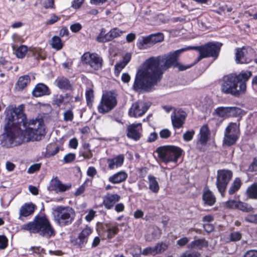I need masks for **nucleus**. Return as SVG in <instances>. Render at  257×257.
Masks as SVG:
<instances>
[{
	"mask_svg": "<svg viewBox=\"0 0 257 257\" xmlns=\"http://www.w3.org/2000/svg\"><path fill=\"white\" fill-rule=\"evenodd\" d=\"M150 105L149 103L143 101H138L133 103L130 108L128 114L131 117L142 116L149 109Z\"/></svg>",
	"mask_w": 257,
	"mask_h": 257,
	"instance_id": "2eb2a0df",
	"label": "nucleus"
},
{
	"mask_svg": "<svg viewBox=\"0 0 257 257\" xmlns=\"http://www.w3.org/2000/svg\"><path fill=\"white\" fill-rule=\"evenodd\" d=\"M30 79L29 76L25 75L21 76L16 84L15 88L18 90H23L30 82Z\"/></svg>",
	"mask_w": 257,
	"mask_h": 257,
	"instance_id": "7c9ffc66",
	"label": "nucleus"
},
{
	"mask_svg": "<svg viewBox=\"0 0 257 257\" xmlns=\"http://www.w3.org/2000/svg\"><path fill=\"white\" fill-rule=\"evenodd\" d=\"M236 208L246 212H250L253 210L250 205L241 201L238 202Z\"/></svg>",
	"mask_w": 257,
	"mask_h": 257,
	"instance_id": "58836bf2",
	"label": "nucleus"
},
{
	"mask_svg": "<svg viewBox=\"0 0 257 257\" xmlns=\"http://www.w3.org/2000/svg\"><path fill=\"white\" fill-rule=\"evenodd\" d=\"M239 127L235 123H231L226 128L223 141V145L231 146L235 144L238 139Z\"/></svg>",
	"mask_w": 257,
	"mask_h": 257,
	"instance_id": "f8f14e48",
	"label": "nucleus"
},
{
	"mask_svg": "<svg viewBox=\"0 0 257 257\" xmlns=\"http://www.w3.org/2000/svg\"><path fill=\"white\" fill-rule=\"evenodd\" d=\"M164 39V36L162 33L152 34L146 37L139 38L137 42V46L139 49H146L162 42Z\"/></svg>",
	"mask_w": 257,
	"mask_h": 257,
	"instance_id": "9d476101",
	"label": "nucleus"
},
{
	"mask_svg": "<svg viewBox=\"0 0 257 257\" xmlns=\"http://www.w3.org/2000/svg\"><path fill=\"white\" fill-rule=\"evenodd\" d=\"M21 228L30 233H38L47 238L55 235L54 228L45 216H36L33 221L23 225Z\"/></svg>",
	"mask_w": 257,
	"mask_h": 257,
	"instance_id": "20e7f679",
	"label": "nucleus"
},
{
	"mask_svg": "<svg viewBox=\"0 0 257 257\" xmlns=\"http://www.w3.org/2000/svg\"><path fill=\"white\" fill-rule=\"evenodd\" d=\"M131 80V76L127 73H124L121 75V80L124 83H128Z\"/></svg>",
	"mask_w": 257,
	"mask_h": 257,
	"instance_id": "69168bd1",
	"label": "nucleus"
},
{
	"mask_svg": "<svg viewBox=\"0 0 257 257\" xmlns=\"http://www.w3.org/2000/svg\"><path fill=\"white\" fill-rule=\"evenodd\" d=\"M246 194L251 199H257V182L248 187Z\"/></svg>",
	"mask_w": 257,
	"mask_h": 257,
	"instance_id": "f704fd0d",
	"label": "nucleus"
},
{
	"mask_svg": "<svg viewBox=\"0 0 257 257\" xmlns=\"http://www.w3.org/2000/svg\"><path fill=\"white\" fill-rule=\"evenodd\" d=\"M4 131L0 136L2 146L10 148L25 142L39 141L45 132L41 119L26 122L23 107L9 105L5 109Z\"/></svg>",
	"mask_w": 257,
	"mask_h": 257,
	"instance_id": "f257e3e1",
	"label": "nucleus"
},
{
	"mask_svg": "<svg viewBox=\"0 0 257 257\" xmlns=\"http://www.w3.org/2000/svg\"><path fill=\"white\" fill-rule=\"evenodd\" d=\"M75 158V155L73 153H69L66 155L64 157V161L65 163H70L74 160Z\"/></svg>",
	"mask_w": 257,
	"mask_h": 257,
	"instance_id": "3c124183",
	"label": "nucleus"
},
{
	"mask_svg": "<svg viewBox=\"0 0 257 257\" xmlns=\"http://www.w3.org/2000/svg\"><path fill=\"white\" fill-rule=\"evenodd\" d=\"M241 183L240 179L238 178H235L228 190V193L230 195L234 194L239 190L241 186Z\"/></svg>",
	"mask_w": 257,
	"mask_h": 257,
	"instance_id": "c9c22d12",
	"label": "nucleus"
},
{
	"mask_svg": "<svg viewBox=\"0 0 257 257\" xmlns=\"http://www.w3.org/2000/svg\"><path fill=\"white\" fill-rule=\"evenodd\" d=\"M157 137L158 135L156 133H151L148 138L147 141L150 143L153 142L157 139Z\"/></svg>",
	"mask_w": 257,
	"mask_h": 257,
	"instance_id": "0e129e2a",
	"label": "nucleus"
},
{
	"mask_svg": "<svg viewBox=\"0 0 257 257\" xmlns=\"http://www.w3.org/2000/svg\"><path fill=\"white\" fill-rule=\"evenodd\" d=\"M126 65H125V63L124 62H122L121 61L116 64L115 65V71L114 73L116 76H118L119 73L122 70L123 68L125 67Z\"/></svg>",
	"mask_w": 257,
	"mask_h": 257,
	"instance_id": "37998d69",
	"label": "nucleus"
},
{
	"mask_svg": "<svg viewBox=\"0 0 257 257\" xmlns=\"http://www.w3.org/2000/svg\"><path fill=\"white\" fill-rule=\"evenodd\" d=\"M255 51L250 47H242L235 49V61L238 64H247L253 60L257 64Z\"/></svg>",
	"mask_w": 257,
	"mask_h": 257,
	"instance_id": "6e6552de",
	"label": "nucleus"
},
{
	"mask_svg": "<svg viewBox=\"0 0 257 257\" xmlns=\"http://www.w3.org/2000/svg\"><path fill=\"white\" fill-rule=\"evenodd\" d=\"M149 189L154 193H157L159 190V184L155 177L152 175L148 176Z\"/></svg>",
	"mask_w": 257,
	"mask_h": 257,
	"instance_id": "72a5a7b5",
	"label": "nucleus"
},
{
	"mask_svg": "<svg viewBox=\"0 0 257 257\" xmlns=\"http://www.w3.org/2000/svg\"><path fill=\"white\" fill-rule=\"evenodd\" d=\"M54 0H45L44 2V6L45 8H52L54 6Z\"/></svg>",
	"mask_w": 257,
	"mask_h": 257,
	"instance_id": "e2e57ef3",
	"label": "nucleus"
},
{
	"mask_svg": "<svg viewBox=\"0 0 257 257\" xmlns=\"http://www.w3.org/2000/svg\"><path fill=\"white\" fill-rule=\"evenodd\" d=\"M28 51V47L25 45L20 46L16 51L15 54L19 58H24Z\"/></svg>",
	"mask_w": 257,
	"mask_h": 257,
	"instance_id": "4c0bfd02",
	"label": "nucleus"
},
{
	"mask_svg": "<svg viewBox=\"0 0 257 257\" xmlns=\"http://www.w3.org/2000/svg\"><path fill=\"white\" fill-rule=\"evenodd\" d=\"M8 245V239L5 236L0 235V249L5 248Z\"/></svg>",
	"mask_w": 257,
	"mask_h": 257,
	"instance_id": "8fccbe9b",
	"label": "nucleus"
},
{
	"mask_svg": "<svg viewBox=\"0 0 257 257\" xmlns=\"http://www.w3.org/2000/svg\"><path fill=\"white\" fill-rule=\"evenodd\" d=\"M171 133L168 129H163L160 132V136L163 139H167L171 136Z\"/></svg>",
	"mask_w": 257,
	"mask_h": 257,
	"instance_id": "603ef678",
	"label": "nucleus"
},
{
	"mask_svg": "<svg viewBox=\"0 0 257 257\" xmlns=\"http://www.w3.org/2000/svg\"><path fill=\"white\" fill-rule=\"evenodd\" d=\"M244 220L250 223H257V214H249L245 217Z\"/></svg>",
	"mask_w": 257,
	"mask_h": 257,
	"instance_id": "a18cd8bd",
	"label": "nucleus"
},
{
	"mask_svg": "<svg viewBox=\"0 0 257 257\" xmlns=\"http://www.w3.org/2000/svg\"><path fill=\"white\" fill-rule=\"evenodd\" d=\"M85 96L87 104H89L91 103L94 98L93 91L92 88H89L86 90Z\"/></svg>",
	"mask_w": 257,
	"mask_h": 257,
	"instance_id": "a19ab883",
	"label": "nucleus"
},
{
	"mask_svg": "<svg viewBox=\"0 0 257 257\" xmlns=\"http://www.w3.org/2000/svg\"><path fill=\"white\" fill-rule=\"evenodd\" d=\"M135 248V252L132 251L131 252L133 257H139L141 254H143L144 255H148L149 254H155V252L154 250V247H147L145 248L143 251L142 252L141 248L138 246H135L134 247Z\"/></svg>",
	"mask_w": 257,
	"mask_h": 257,
	"instance_id": "c85d7f7f",
	"label": "nucleus"
},
{
	"mask_svg": "<svg viewBox=\"0 0 257 257\" xmlns=\"http://www.w3.org/2000/svg\"><path fill=\"white\" fill-rule=\"evenodd\" d=\"M78 146L77 140L75 138H73L70 140L69 142V146L73 149H76Z\"/></svg>",
	"mask_w": 257,
	"mask_h": 257,
	"instance_id": "774afa93",
	"label": "nucleus"
},
{
	"mask_svg": "<svg viewBox=\"0 0 257 257\" xmlns=\"http://www.w3.org/2000/svg\"><path fill=\"white\" fill-rule=\"evenodd\" d=\"M40 164H35L31 165L28 169L27 172L29 174L34 173L35 172L38 171L40 168Z\"/></svg>",
	"mask_w": 257,
	"mask_h": 257,
	"instance_id": "09e8293b",
	"label": "nucleus"
},
{
	"mask_svg": "<svg viewBox=\"0 0 257 257\" xmlns=\"http://www.w3.org/2000/svg\"><path fill=\"white\" fill-rule=\"evenodd\" d=\"M51 186L57 192H64L69 189L71 187L70 184L65 185L62 184L60 181L57 178L51 180Z\"/></svg>",
	"mask_w": 257,
	"mask_h": 257,
	"instance_id": "bb28decb",
	"label": "nucleus"
},
{
	"mask_svg": "<svg viewBox=\"0 0 257 257\" xmlns=\"http://www.w3.org/2000/svg\"><path fill=\"white\" fill-rule=\"evenodd\" d=\"M36 206L32 203H26L20 209L19 219L22 220V217L32 215L35 211Z\"/></svg>",
	"mask_w": 257,
	"mask_h": 257,
	"instance_id": "412c9836",
	"label": "nucleus"
},
{
	"mask_svg": "<svg viewBox=\"0 0 257 257\" xmlns=\"http://www.w3.org/2000/svg\"><path fill=\"white\" fill-rule=\"evenodd\" d=\"M238 202L234 200H230L226 202V206L229 208H236Z\"/></svg>",
	"mask_w": 257,
	"mask_h": 257,
	"instance_id": "5fc2aeb1",
	"label": "nucleus"
},
{
	"mask_svg": "<svg viewBox=\"0 0 257 257\" xmlns=\"http://www.w3.org/2000/svg\"><path fill=\"white\" fill-rule=\"evenodd\" d=\"M142 131L141 123L132 124L127 127L126 136L128 138L137 141L142 137Z\"/></svg>",
	"mask_w": 257,
	"mask_h": 257,
	"instance_id": "f3484780",
	"label": "nucleus"
},
{
	"mask_svg": "<svg viewBox=\"0 0 257 257\" xmlns=\"http://www.w3.org/2000/svg\"><path fill=\"white\" fill-rule=\"evenodd\" d=\"M119 231L117 223L114 224H106L105 228H104V235L106 236L108 239L113 237Z\"/></svg>",
	"mask_w": 257,
	"mask_h": 257,
	"instance_id": "4be33fe9",
	"label": "nucleus"
},
{
	"mask_svg": "<svg viewBox=\"0 0 257 257\" xmlns=\"http://www.w3.org/2000/svg\"><path fill=\"white\" fill-rule=\"evenodd\" d=\"M202 198L205 203L209 206L213 205L216 201L214 195L209 189L204 191Z\"/></svg>",
	"mask_w": 257,
	"mask_h": 257,
	"instance_id": "c756f323",
	"label": "nucleus"
},
{
	"mask_svg": "<svg viewBox=\"0 0 257 257\" xmlns=\"http://www.w3.org/2000/svg\"><path fill=\"white\" fill-rule=\"evenodd\" d=\"M200 138L198 144L204 145L208 141L210 135V132L207 125H203L200 130Z\"/></svg>",
	"mask_w": 257,
	"mask_h": 257,
	"instance_id": "cd10ccee",
	"label": "nucleus"
},
{
	"mask_svg": "<svg viewBox=\"0 0 257 257\" xmlns=\"http://www.w3.org/2000/svg\"><path fill=\"white\" fill-rule=\"evenodd\" d=\"M159 158L167 163L173 162L176 163L182 153V150L174 146H166L159 147L156 151Z\"/></svg>",
	"mask_w": 257,
	"mask_h": 257,
	"instance_id": "423d86ee",
	"label": "nucleus"
},
{
	"mask_svg": "<svg viewBox=\"0 0 257 257\" xmlns=\"http://www.w3.org/2000/svg\"><path fill=\"white\" fill-rule=\"evenodd\" d=\"M81 60L84 64L89 66L94 70H97L102 67V59L96 53H85L82 55Z\"/></svg>",
	"mask_w": 257,
	"mask_h": 257,
	"instance_id": "ddd939ff",
	"label": "nucleus"
},
{
	"mask_svg": "<svg viewBox=\"0 0 257 257\" xmlns=\"http://www.w3.org/2000/svg\"><path fill=\"white\" fill-rule=\"evenodd\" d=\"M116 96L117 94L112 91L104 93L97 107L99 112L105 113L113 109L117 104Z\"/></svg>",
	"mask_w": 257,
	"mask_h": 257,
	"instance_id": "1a4fd4ad",
	"label": "nucleus"
},
{
	"mask_svg": "<svg viewBox=\"0 0 257 257\" xmlns=\"http://www.w3.org/2000/svg\"><path fill=\"white\" fill-rule=\"evenodd\" d=\"M161 234V230L158 228H155L154 229L152 232V235L154 238H158Z\"/></svg>",
	"mask_w": 257,
	"mask_h": 257,
	"instance_id": "052dcab7",
	"label": "nucleus"
},
{
	"mask_svg": "<svg viewBox=\"0 0 257 257\" xmlns=\"http://www.w3.org/2000/svg\"><path fill=\"white\" fill-rule=\"evenodd\" d=\"M82 155L85 159H90L92 157V153L90 149L85 150L82 152Z\"/></svg>",
	"mask_w": 257,
	"mask_h": 257,
	"instance_id": "bf43d9fd",
	"label": "nucleus"
},
{
	"mask_svg": "<svg viewBox=\"0 0 257 257\" xmlns=\"http://www.w3.org/2000/svg\"><path fill=\"white\" fill-rule=\"evenodd\" d=\"M187 47L170 53L167 55L152 57L138 68L133 85L135 91L148 90L160 81L165 71L177 65V58L186 51L196 49Z\"/></svg>",
	"mask_w": 257,
	"mask_h": 257,
	"instance_id": "f03ea898",
	"label": "nucleus"
},
{
	"mask_svg": "<svg viewBox=\"0 0 257 257\" xmlns=\"http://www.w3.org/2000/svg\"><path fill=\"white\" fill-rule=\"evenodd\" d=\"M54 221L59 226L64 227L71 225L74 221L76 213L70 207L59 206L53 209Z\"/></svg>",
	"mask_w": 257,
	"mask_h": 257,
	"instance_id": "39448f33",
	"label": "nucleus"
},
{
	"mask_svg": "<svg viewBox=\"0 0 257 257\" xmlns=\"http://www.w3.org/2000/svg\"><path fill=\"white\" fill-rule=\"evenodd\" d=\"M50 94L48 87L43 83L37 84L33 91V94L35 97H40Z\"/></svg>",
	"mask_w": 257,
	"mask_h": 257,
	"instance_id": "b1692460",
	"label": "nucleus"
},
{
	"mask_svg": "<svg viewBox=\"0 0 257 257\" xmlns=\"http://www.w3.org/2000/svg\"><path fill=\"white\" fill-rule=\"evenodd\" d=\"M207 241L204 238H202L192 241L189 244V247L190 248H195L200 249L203 247L207 246Z\"/></svg>",
	"mask_w": 257,
	"mask_h": 257,
	"instance_id": "473e14b6",
	"label": "nucleus"
},
{
	"mask_svg": "<svg viewBox=\"0 0 257 257\" xmlns=\"http://www.w3.org/2000/svg\"><path fill=\"white\" fill-rule=\"evenodd\" d=\"M120 196L116 194H107L103 198V204L107 209L112 208L115 203L120 199Z\"/></svg>",
	"mask_w": 257,
	"mask_h": 257,
	"instance_id": "aec40b11",
	"label": "nucleus"
},
{
	"mask_svg": "<svg viewBox=\"0 0 257 257\" xmlns=\"http://www.w3.org/2000/svg\"><path fill=\"white\" fill-rule=\"evenodd\" d=\"M92 232V229L86 226L79 234V235L76 239V243L81 247L84 246L87 242L88 237Z\"/></svg>",
	"mask_w": 257,
	"mask_h": 257,
	"instance_id": "6ab92c4d",
	"label": "nucleus"
},
{
	"mask_svg": "<svg viewBox=\"0 0 257 257\" xmlns=\"http://www.w3.org/2000/svg\"><path fill=\"white\" fill-rule=\"evenodd\" d=\"M241 109L237 107H218L216 108L213 114L222 118L236 116L239 114Z\"/></svg>",
	"mask_w": 257,
	"mask_h": 257,
	"instance_id": "dca6fc26",
	"label": "nucleus"
},
{
	"mask_svg": "<svg viewBox=\"0 0 257 257\" xmlns=\"http://www.w3.org/2000/svg\"><path fill=\"white\" fill-rule=\"evenodd\" d=\"M123 33V31L116 28L112 29L108 32L106 33L105 29L102 28L100 33L96 38V40L100 43L109 42L115 38L119 37Z\"/></svg>",
	"mask_w": 257,
	"mask_h": 257,
	"instance_id": "4468645a",
	"label": "nucleus"
},
{
	"mask_svg": "<svg viewBox=\"0 0 257 257\" xmlns=\"http://www.w3.org/2000/svg\"><path fill=\"white\" fill-rule=\"evenodd\" d=\"M200 253L196 251H188L183 253L180 257H198Z\"/></svg>",
	"mask_w": 257,
	"mask_h": 257,
	"instance_id": "c03bdc74",
	"label": "nucleus"
},
{
	"mask_svg": "<svg viewBox=\"0 0 257 257\" xmlns=\"http://www.w3.org/2000/svg\"><path fill=\"white\" fill-rule=\"evenodd\" d=\"M84 0H74L72 3V7L75 9L79 8L84 2Z\"/></svg>",
	"mask_w": 257,
	"mask_h": 257,
	"instance_id": "338daca9",
	"label": "nucleus"
},
{
	"mask_svg": "<svg viewBox=\"0 0 257 257\" xmlns=\"http://www.w3.org/2000/svg\"><path fill=\"white\" fill-rule=\"evenodd\" d=\"M222 44L218 42H209L200 47H196L200 52V56L197 58L195 63L200 61L202 58L212 57L217 58L220 51Z\"/></svg>",
	"mask_w": 257,
	"mask_h": 257,
	"instance_id": "0eeeda50",
	"label": "nucleus"
},
{
	"mask_svg": "<svg viewBox=\"0 0 257 257\" xmlns=\"http://www.w3.org/2000/svg\"><path fill=\"white\" fill-rule=\"evenodd\" d=\"M72 99V97L68 94H65L64 95L57 96L54 99V101L55 104L60 106L62 103L66 104Z\"/></svg>",
	"mask_w": 257,
	"mask_h": 257,
	"instance_id": "2f4dec72",
	"label": "nucleus"
},
{
	"mask_svg": "<svg viewBox=\"0 0 257 257\" xmlns=\"http://www.w3.org/2000/svg\"><path fill=\"white\" fill-rule=\"evenodd\" d=\"M195 134V132L193 130L186 132L184 134L183 138L186 142H189L192 140L193 137Z\"/></svg>",
	"mask_w": 257,
	"mask_h": 257,
	"instance_id": "79ce46f5",
	"label": "nucleus"
},
{
	"mask_svg": "<svg viewBox=\"0 0 257 257\" xmlns=\"http://www.w3.org/2000/svg\"><path fill=\"white\" fill-rule=\"evenodd\" d=\"M34 54L38 59H41L44 60L45 59V55L44 52L41 49H35Z\"/></svg>",
	"mask_w": 257,
	"mask_h": 257,
	"instance_id": "de8ad7c7",
	"label": "nucleus"
},
{
	"mask_svg": "<svg viewBox=\"0 0 257 257\" xmlns=\"http://www.w3.org/2000/svg\"><path fill=\"white\" fill-rule=\"evenodd\" d=\"M73 119V113L71 110H68L64 113V120L65 121H72Z\"/></svg>",
	"mask_w": 257,
	"mask_h": 257,
	"instance_id": "49530a36",
	"label": "nucleus"
},
{
	"mask_svg": "<svg viewBox=\"0 0 257 257\" xmlns=\"http://www.w3.org/2000/svg\"><path fill=\"white\" fill-rule=\"evenodd\" d=\"M232 9L231 7H228L227 5L222 6L219 8V14H221V13H230L232 11Z\"/></svg>",
	"mask_w": 257,
	"mask_h": 257,
	"instance_id": "6e6d98bb",
	"label": "nucleus"
},
{
	"mask_svg": "<svg viewBox=\"0 0 257 257\" xmlns=\"http://www.w3.org/2000/svg\"><path fill=\"white\" fill-rule=\"evenodd\" d=\"M124 159L122 155H119L113 158L108 159L107 160L108 168L113 170L121 166L123 163Z\"/></svg>",
	"mask_w": 257,
	"mask_h": 257,
	"instance_id": "5701e85b",
	"label": "nucleus"
},
{
	"mask_svg": "<svg viewBox=\"0 0 257 257\" xmlns=\"http://www.w3.org/2000/svg\"><path fill=\"white\" fill-rule=\"evenodd\" d=\"M51 45L52 47L56 50H60L63 47V43L61 39L58 36H54L52 38Z\"/></svg>",
	"mask_w": 257,
	"mask_h": 257,
	"instance_id": "e433bc0d",
	"label": "nucleus"
},
{
	"mask_svg": "<svg viewBox=\"0 0 257 257\" xmlns=\"http://www.w3.org/2000/svg\"><path fill=\"white\" fill-rule=\"evenodd\" d=\"M244 257H257V250H249L245 253Z\"/></svg>",
	"mask_w": 257,
	"mask_h": 257,
	"instance_id": "13d9d810",
	"label": "nucleus"
},
{
	"mask_svg": "<svg viewBox=\"0 0 257 257\" xmlns=\"http://www.w3.org/2000/svg\"><path fill=\"white\" fill-rule=\"evenodd\" d=\"M127 177V174L124 171H120L115 173L108 178V181L113 184H118L125 181Z\"/></svg>",
	"mask_w": 257,
	"mask_h": 257,
	"instance_id": "393cba45",
	"label": "nucleus"
},
{
	"mask_svg": "<svg viewBox=\"0 0 257 257\" xmlns=\"http://www.w3.org/2000/svg\"><path fill=\"white\" fill-rule=\"evenodd\" d=\"M251 76L250 71L241 72L237 75H231L224 78L222 91L227 94L238 96L244 93L246 89V82Z\"/></svg>",
	"mask_w": 257,
	"mask_h": 257,
	"instance_id": "7ed1b4c3",
	"label": "nucleus"
},
{
	"mask_svg": "<svg viewBox=\"0 0 257 257\" xmlns=\"http://www.w3.org/2000/svg\"><path fill=\"white\" fill-rule=\"evenodd\" d=\"M232 177V173L230 170H220L217 171L216 186L222 197L224 196L226 188Z\"/></svg>",
	"mask_w": 257,
	"mask_h": 257,
	"instance_id": "9b49d317",
	"label": "nucleus"
},
{
	"mask_svg": "<svg viewBox=\"0 0 257 257\" xmlns=\"http://www.w3.org/2000/svg\"><path fill=\"white\" fill-rule=\"evenodd\" d=\"M55 83L60 89L71 90L72 88L69 80L64 77H58L56 79Z\"/></svg>",
	"mask_w": 257,
	"mask_h": 257,
	"instance_id": "a878e982",
	"label": "nucleus"
},
{
	"mask_svg": "<svg viewBox=\"0 0 257 257\" xmlns=\"http://www.w3.org/2000/svg\"><path fill=\"white\" fill-rule=\"evenodd\" d=\"M81 28L82 26L79 23H75L70 26L71 30L74 33L78 32L81 29Z\"/></svg>",
	"mask_w": 257,
	"mask_h": 257,
	"instance_id": "4d7b16f0",
	"label": "nucleus"
},
{
	"mask_svg": "<svg viewBox=\"0 0 257 257\" xmlns=\"http://www.w3.org/2000/svg\"><path fill=\"white\" fill-rule=\"evenodd\" d=\"M186 118L185 113L183 111L175 110L171 115V121L174 128L181 127Z\"/></svg>",
	"mask_w": 257,
	"mask_h": 257,
	"instance_id": "a211bd4d",
	"label": "nucleus"
},
{
	"mask_svg": "<svg viewBox=\"0 0 257 257\" xmlns=\"http://www.w3.org/2000/svg\"><path fill=\"white\" fill-rule=\"evenodd\" d=\"M189 241V239L186 237H183L177 241V244L183 246L186 244Z\"/></svg>",
	"mask_w": 257,
	"mask_h": 257,
	"instance_id": "680f3d73",
	"label": "nucleus"
},
{
	"mask_svg": "<svg viewBox=\"0 0 257 257\" xmlns=\"http://www.w3.org/2000/svg\"><path fill=\"white\" fill-rule=\"evenodd\" d=\"M167 247V245L163 243H159L155 247L154 250L155 254L161 253L166 249Z\"/></svg>",
	"mask_w": 257,
	"mask_h": 257,
	"instance_id": "ea45409f",
	"label": "nucleus"
},
{
	"mask_svg": "<svg viewBox=\"0 0 257 257\" xmlns=\"http://www.w3.org/2000/svg\"><path fill=\"white\" fill-rule=\"evenodd\" d=\"M241 234L239 232H233L230 234V239L232 241H238L240 239Z\"/></svg>",
	"mask_w": 257,
	"mask_h": 257,
	"instance_id": "864d4df0",
	"label": "nucleus"
}]
</instances>
